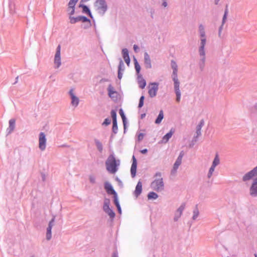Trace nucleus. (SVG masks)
Here are the masks:
<instances>
[{
  "label": "nucleus",
  "instance_id": "obj_51",
  "mask_svg": "<svg viewBox=\"0 0 257 257\" xmlns=\"http://www.w3.org/2000/svg\"><path fill=\"white\" fill-rule=\"evenodd\" d=\"M163 6L164 7H166L167 6V2L166 1H164L163 3V4H162Z\"/></svg>",
  "mask_w": 257,
  "mask_h": 257
},
{
  "label": "nucleus",
  "instance_id": "obj_19",
  "mask_svg": "<svg viewBox=\"0 0 257 257\" xmlns=\"http://www.w3.org/2000/svg\"><path fill=\"white\" fill-rule=\"evenodd\" d=\"M174 133V130L171 129L169 133H167L166 135H165L163 137L162 141L164 143H166L169 141V140L171 138Z\"/></svg>",
  "mask_w": 257,
  "mask_h": 257
},
{
  "label": "nucleus",
  "instance_id": "obj_8",
  "mask_svg": "<svg viewBox=\"0 0 257 257\" xmlns=\"http://www.w3.org/2000/svg\"><path fill=\"white\" fill-rule=\"evenodd\" d=\"M95 7L100 12H104L106 11L107 6L103 0H97L95 3Z\"/></svg>",
  "mask_w": 257,
  "mask_h": 257
},
{
  "label": "nucleus",
  "instance_id": "obj_14",
  "mask_svg": "<svg viewBox=\"0 0 257 257\" xmlns=\"http://www.w3.org/2000/svg\"><path fill=\"white\" fill-rule=\"evenodd\" d=\"M69 93L71 96L72 105L75 107L77 106L79 103V98L74 95L73 89L70 90Z\"/></svg>",
  "mask_w": 257,
  "mask_h": 257
},
{
  "label": "nucleus",
  "instance_id": "obj_12",
  "mask_svg": "<svg viewBox=\"0 0 257 257\" xmlns=\"http://www.w3.org/2000/svg\"><path fill=\"white\" fill-rule=\"evenodd\" d=\"M133 163L132 164L131 172L132 177H134L136 175L137 161L134 156H133Z\"/></svg>",
  "mask_w": 257,
  "mask_h": 257
},
{
  "label": "nucleus",
  "instance_id": "obj_36",
  "mask_svg": "<svg viewBox=\"0 0 257 257\" xmlns=\"http://www.w3.org/2000/svg\"><path fill=\"white\" fill-rule=\"evenodd\" d=\"M70 22L71 24H75L77 22H79L78 20V17H70Z\"/></svg>",
  "mask_w": 257,
  "mask_h": 257
},
{
  "label": "nucleus",
  "instance_id": "obj_23",
  "mask_svg": "<svg viewBox=\"0 0 257 257\" xmlns=\"http://www.w3.org/2000/svg\"><path fill=\"white\" fill-rule=\"evenodd\" d=\"M173 79L174 82V88L175 91H180L179 90V82L178 81L177 75L173 76Z\"/></svg>",
  "mask_w": 257,
  "mask_h": 257
},
{
  "label": "nucleus",
  "instance_id": "obj_39",
  "mask_svg": "<svg viewBox=\"0 0 257 257\" xmlns=\"http://www.w3.org/2000/svg\"><path fill=\"white\" fill-rule=\"evenodd\" d=\"M111 115L112 118V121H116V112L112 110L111 111Z\"/></svg>",
  "mask_w": 257,
  "mask_h": 257
},
{
  "label": "nucleus",
  "instance_id": "obj_5",
  "mask_svg": "<svg viewBox=\"0 0 257 257\" xmlns=\"http://www.w3.org/2000/svg\"><path fill=\"white\" fill-rule=\"evenodd\" d=\"M257 176V166L252 170L246 173L243 177V181H246Z\"/></svg>",
  "mask_w": 257,
  "mask_h": 257
},
{
  "label": "nucleus",
  "instance_id": "obj_2",
  "mask_svg": "<svg viewBox=\"0 0 257 257\" xmlns=\"http://www.w3.org/2000/svg\"><path fill=\"white\" fill-rule=\"evenodd\" d=\"M155 177L156 179L151 183V188L157 192L161 191L163 190L164 187L163 178L161 177V174L160 173H156Z\"/></svg>",
  "mask_w": 257,
  "mask_h": 257
},
{
  "label": "nucleus",
  "instance_id": "obj_1",
  "mask_svg": "<svg viewBox=\"0 0 257 257\" xmlns=\"http://www.w3.org/2000/svg\"><path fill=\"white\" fill-rule=\"evenodd\" d=\"M107 170L110 173L114 174L117 171V166L119 165V161L116 160L113 155H110L106 161Z\"/></svg>",
  "mask_w": 257,
  "mask_h": 257
},
{
  "label": "nucleus",
  "instance_id": "obj_55",
  "mask_svg": "<svg viewBox=\"0 0 257 257\" xmlns=\"http://www.w3.org/2000/svg\"><path fill=\"white\" fill-rule=\"evenodd\" d=\"M122 67H123V65L121 66V71L123 70V69H122Z\"/></svg>",
  "mask_w": 257,
  "mask_h": 257
},
{
  "label": "nucleus",
  "instance_id": "obj_24",
  "mask_svg": "<svg viewBox=\"0 0 257 257\" xmlns=\"http://www.w3.org/2000/svg\"><path fill=\"white\" fill-rule=\"evenodd\" d=\"M108 95L110 97H113V95L116 93L113 87L111 85H109L108 87Z\"/></svg>",
  "mask_w": 257,
  "mask_h": 257
},
{
  "label": "nucleus",
  "instance_id": "obj_47",
  "mask_svg": "<svg viewBox=\"0 0 257 257\" xmlns=\"http://www.w3.org/2000/svg\"><path fill=\"white\" fill-rule=\"evenodd\" d=\"M194 215L193 216V219H195L197 217V216L198 215V213H198V210H197L196 211H194Z\"/></svg>",
  "mask_w": 257,
  "mask_h": 257
},
{
  "label": "nucleus",
  "instance_id": "obj_38",
  "mask_svg": "<svg viewBox=\"0 0 257 257\" xmlns=\"http://www.w3.org/2000/svg\"><path fill=\"white\" fill-rule=\"evenodd\" d=\"M215 168V167H213V166H211V167H210L209 172H208V178H210L211 176H212V175L214 171Z\"/></svg>",
  "mask_w": 257,
  "mask_h": 257
},
{
  "label": "nucleus",
  "instance_id": "obj_40",
  "mask_svg": "<svg viewBox=\"0 0 257 257\" xmlns=\"http://www.w3.org/2000/svg\"><path fill=\"white\" fill-rule=\"evenodd\" d=\"M144 96H142L140 99L139 104V107L141 108L144 105Z\"/></svg>",
  "mask_w": 257,
  "mask_h": 257
},
{
  "label": "nucleus",
  "instance_id": "obj_35",
  "mask_svg": "<svg viewBox=\"0 0 257 257\" xmlns=\"http://www.w3.org/2000/svg\"><path fill=\"white\" fill-rule=\"evenodd\" d=\"M117 130V125L116 121H112V131L116 133Z\"/></svg>",
  "mask_w": 257,
  "mask_h": 257
},
{
  "label": "nucleus",
  "instance_id": "obj_11",
  "mask_svg": "<svg viewBox=\"0 0 257 257\" xmlns=\"http://www.w3.org/2000/svg\"><path fill=\"white\" fill-rule=\"evenodd\" d=\"M183 156H184V153L182 151L180 153L179 157H178L177 160L176 161V162L174 165L173 171H174V172H175L177 171L179 166L181 165Z\"/></svg>",
  "mask_w": 257,
  "mask_h": 257
},
{
  "label": "nucleus",
  "instance_id": "obj_54",
  "mask_svg": "<svg viewBox=\"0 0 257 257\" xmlns=\"http://www.w3.org/2000/svg\"><path fill=\"white\" fill-rule=\"evenodd\" d=\"M112 257H117V255L115 253H113Z\"/></svg>",
  "mask_w": 257,
  "mask_h": 257
},
{
  "label": "nucleus",
  "instance_id": "obj_17",
  "mask_svg": "<svg viewBox=\"0 0 257 257\" xmlns=\"http://www.w3.org/2000/svg\"><path fill=\"white\" fill-rule=\"evenodd\" d=\"M142 184L141 181H139L136 187L135 190L134 191V195L136 197H138L142 193Z\"/></svg>",
  "mask_w": 257,
  "mask_h": 257
},
{
  "label": "nucleus",
  "instance_id": "obj_18",
  "mask_svg": "<svg viewBox=\"0 0 257 257\" xmlns=\"http://www.w3.org/2000/svg\"><path fill=\"white\" fill-rule=\"evenodd\" d=\"M123 58L124 61L128 66L130 63V58L128 55V52L127 49H123L122 50Z\"/></svg>",
  "mask_w": 257,
  "mask_h": 257
},
{
  "label": "nucleus",
  "instance_id": "obj_29",
  "mask_svg": "<svg viewBox=\"0 0 257 257\" xmlns=\"http://www.w3.org/2000/svg\"><path fill=\"white\" fill-rule=\"evenodd\" d=\"M158 197V195L157 193L154 192H150L148 195V198L149 199H156Z\"/></svg>",
  "mask_w": 257,
  "mask_h": 257
},
{
  "label": "nucleus",
  "instance_id": "obj_49",
  "mask_svg": "<svg viewBox=\"0 0 257 257\" xmlns=\"http://www.w3.org/2000/svg\"><path fill=\"white\" fill-rule=\"evenodd\" d=\"M139 49V47L137 45H134V49L135 52L137 51V50Z\"/></svg>",
  "mask_w": 257,
  "mask_h": 257
},
{
  "label": "nucleus",
  "instance_id": "obj_42",
  "mask_svg": "<svg viewBox=\"0 0 257 257\" xmlns=\"http://www.w3.org/2000/svg\"><path fill=\"white\" fill-rule=\"evenodd\" d=\"M96 146H97V149H98V150L100 151V152H101L102 150V145L101 144V143H100L99 142H96Z\"/></svg>",
  "mask_w": 257,
  "mask_h": 257
},
{
  "label": "nucleus",
  "instance_id": "obj_32",
  "mask_svg": "<svg viewBox=\"0 0 257 257\" xmlns=\"http://www.w3.org/2000/svg\"><path fill=\"white\" fill-rule=\"evenodd\" d=\"M199 32L200 33V36H201V38H205V33L204 29L203 26L202 25H200L199 26Z\"/></svg>",
  "mask_w": 257,
  "mask_h": 257
},
{
  "label": "nucleus",
  "instance_id": "obj_16",
  "mask_svg": "<svg viewBox=\"0 0 257 257\" xmlns=\"http://www.w3.org/2000/svg\"><path fill=\"white\" fill-rule=\"evenodd\" d=\"M54 217L52 219L49 223L48 227L47 228V231L46 234V237L48 240L50 239L51 238V230L53 225V222H54Z\"/></svg>",
  "mask_w": 257,
  "mask_h": 257
},
{
  "label": "nucleus",
  "instance_id": "obj_43",
  "mask_svg": "<svg viewBox=\"0 0 257 257\" xmlns=\"http://www.w3.org/2000/svg\"><path fill=\"white\" fill-rule=\"evenodd\" d=\"M114 197V202L116 206L120 205L118 201L117 194L115 195H113Z\"/></svg>",
  "mask_w": 257,
  "mask_h": 257
},
{
  "label": "nucleus",
  "instance_id": "obj_13",
  "mask_svg": "<svg viewBox=\"0 0 257 257\" xmlns=\"http://www.w3.org/2000/svg\"><path fill=\"white\" fill-rule=\"evenodd\" d=\"M104 188L108 194H112L115 195L116 194V192L113 189L112 185L108 182H105L104 184Z\"/></svg>",
  "mask_w": 257,
  "mask_h": 257
},
{
  "label": "nucleus",
  "instance_id": "obj_52",
  "mask_svg": "<svg viewBox=\"0 0 257 257\" xmlns=\"http://www.w3.org/2000/svg\"><path fill=\"white\" fill-rule=\"evenodd\" d=\"M117 209H118V211L119 212V213H121V208H120V205H118L117 206H116Z\"/></svg>",
  "mask_w": 257,
  "mask_h": 257
},
{
  "label": "nucleus",
  "instance_id": "obj_6",
  "mask_svg": "<svg viewBox=\"0 0 257 257\" xmlns=\"http://www.w3.org/2000/svg\"><path fill=\"white\" fill-rule=\"evenodd\" d=\"M46 143V139L45 135L44 133H41L39 135V147L42 151H43L45 149Z\"/></svg>",
  "mask_w": 257,
  "mask_h": 257
},
{
  "label": "nucleus",
  "instance_id": "obj_28",
  "mask_svg": "<svg viewBox=\"0 0 257 257\" xmlns=\"http://www.w3.org/2000/svg\"><path fill=\"white\" fill-rule=\"evenodd\" d=\"M172 67L173 69V76L177 75V65L174 61H172Z\"/></svg>",
  "mask_w": 257,
  "mask_h": 257
},
{
  "label": "nucleus",
  "instance_id": "obj_22",
  "mask_svg": "<svg viewBox=\"0 0 257 257\" xmlns=\"http://www.w3.org/2000/svg\"><path fill=\"white\" fill-rule=\"evenodd\" d=\"M15 122L14 119H11L9 120V127L8 128L9 133H11L14 130Z\"/></svg>",
  "mask_w": 257,
  "mask_h": 257
},
{
  "label": "nucleus",
  "instance_id": "obj_10",
  "mask_svg": "<svg viewBox=\"0 0 257 257\" xmlns=\"http://www.w3.org/2000/svg\"><path fill=\"white\" fill-rule=\"evenodd\" d=\"M60 51L61 46L58 45L54 58V63L57 65V67H59L61 65Z\"/></svg>",
  "mask_w": 257,
  "mask_h": 257
},
{
  "label": "nucleus",
  "instance_id": "obj_25",
  "mask_svg": "<svg viewBox=\"0 0 257 257\" xmlns=\"http://www.w3.org/2000/svg\"><path fill=\"white\" fill-rule=\"evenodd\" d=\"M163 118H164L163 111L162 110H161L159 112L158 117L157 118V119L155 120V123L157 124H159L161 122V121L162 120Z\"/></svg>",
  "mask_w": 257,
  "mask_h": 257
},
{
  "label": "nucleus",
  "instance_id": "obj_20",
  "mask_svg": "<svg viewBox=\"0 0 257 257\" xmlns=\"http://www.w3.org/2000/svg\"><path fill=\"white\" fill-rule=\"evenodd\" d=\"M185 208V205L182 204L177 210L175 217V220H177L182 215V212Z\"/></svg>",
  "mask_w": 257,
  "mask_h": 257
},
{
  "label": "nucleus",
  "instance_id": "obj_33",
  "mask_svg": "<svg viewBox=\"0 0 257 257\" xmlns=\"http://www.w3.org/2000/svg\"><path fill=\"white\" fill-rule=\"evenodd\" d=\"M123 65V62L122 60H120L119 62V64L118 66V78L120 79L122 78V73H121V66Z\"/></svg>",
  "mask_w": 257,
  "mask_h": 257
},
{
  "label": "nucleus",
  "instance_id": "obj_27",
  "mask_svg": "<svg viewBox=\"0 0 257 257\" xmlns=\"http://www.w3.org/2000/svg\"><path fill=\"white\" fill-rule=\"evenodd\" d=\"M78 20L79 21H82L83 22H87L89 26H91V22L90 20L84 16H78Z\"/></svg>",
  "mask_w": 257,
  "mask_h": 257
},
{
  "label": "nucleus",
  "instance_id": "obj_21",
  "mask_svg": "<svg viewBox=\"0 0 257 257\" xmlns=\"http://www.w3.org/2000/svg\"><path fill=\"white\" fill-rule=\"evenodd\" d=\"M145 63L147 68L151 67V59L147 52L145 53Z\"/></svg>",
  "mask_w": 257,
  "mask_h": 257
},
{
  "label": "nucleus",
  "instance_id": "obj_56",
  "mask_svg": "<svg viewBox=\"0 0 257 257\" xmlns=\"http://www.w3.org/2000/svg\"><path fill=\"white\" fill-rule=\"evenodd\" d=\"M255 257H257V255L256 254H254Z\"/></svg>",
  "mask_w": 257,
  "mask_h": 257
},
{
  "label": "nucleus",
  "instance_id": "obj_31",
  "mask_svg": "<svg viewBox=\"0 0 257 257\" xmlns=\"http://www.w3.org/2000/svg\"><path fill=\"white\" fill-rule=\"evenodd\" d=\"M220 163L219 158L217 154L216 155L213 161L212 165L213 167H215Z\"/></svg>",
  "mask_w": 257,
  "mask_h": 257
},
{
  "label": "nucleus",
  "instance_id": "obj_48",
  "mask_svg": "<svg viewBox=\"0 0 257 257\" xmlns=\"http://www.w3.org/2000/svg\"><path fill=\"white\" fill-rule=\"evenodd\" d=\"M144 138V135L143 134H140L138 136V139L139 141L142 140Z\"/></svg>",
  "mask_w": 257,
  "mask_h": 257
},
{
  "label": "nucleus",
  "instance_id": "obj_53",
  "mask_svg": "<svg viewBox=\"0 0 257 257\" xmlns=\"http://www.w3.org/2000/svg\"><path fill=\"white\" fill-rule=\"evenodd\" d=\"M219 0H215V4L217 5L218 4Z\"/></svg>",
  "mask_w": 257,
  "mask_h": 257
},
{
  "label": "nucleus",
  "instance_id": "obj_46",
  "mask_svg": "<svg viewBox=\"0 0 257 257\" xmlns=\"http://www.w3.org/2000/svg\"><path fill=\"white\" fill-rule=\"evenodd\" d=\"M227 9H226L225 11V13H224V15L223 16V23H224L225 22V21L226 19V17H227Z\"/></svg>",
  "mask_w": 257,
  "mask_h": 257
},
{
  "label": "nucleus",
  "instance_id": "obj_30",
  "mask_svg": "<svg viewBox=\"0 0 257 257\" xmlns=\"http://www.w3.org/2000/svg\"><path fill=\"white\" fill-rule=\"evenodd\" d=\"M138 83H139V87L140 88H141L142 89L144 88L146 85V82L145 80H144L143 78H141L138 81Z\"/></svg>",
  "mask_w": 257,
  "mask_h": 257
},
{
  "label": "nucleus",
  "instance_id": "obj_4",
  "mask_svg": "<svg viewBox=\"0 0 257 257\" xmlns=\"http://www.w3.org/2000/svg\"><path fill=\"white\" fill-rule=\"evenodd\" d=\"M109 200L108 199H106L104 202V205L103 206V210L108 214V215L111 218H113L115 216L114 212L109 208Z\"/></svg>",
  "mask_w": 257,
  "mask_h": 257
},
{
  "label": "nucleus",
  "instance_id": "obj_3",
  "mask_svg": "<svg viewBox=\"0 0 257 257\" xmlns=\"http://www.w3.org/2000/svg\"><path fill=\"white\" fill-rule=\"evenodd\" d=\"M148 93L151 97H154L156 96L159 89V84L158 83H151L148 86Z\"/></svg>",
  "mask_w": 257,
  "mask_h": 257
},
{
  "label": "nucleus",
  "instance_id": "obj_7",
  "mask_svg": "<svg viewBox=\"0 0 257 257\" xmlns=\"http://www.w3.org/2000/svg\"><path fill=\"white\" fill-rule=\"evenodd\" d=\"M206 44V39L205 38H201V46L199 48V54L202 57L201 60L202 62L204 63L205 60V53L204 51V47Z\"/></svg>",
  "mask_w": 257,
  "mask_h": 257
},
{
  "label": "nucleus",
  "instance_id": "obj_37",
  "mask_svg": "<svg viewBox=\"0 0 257 257\" xmlns=\"http://www.w3.org/2000/svg\"><path fill=\"white\" fill-rule=\"evenodd\" d=\"M119 114L121 116V117L122 119L124 125H125V117L124 114L123 113V111L121 109H120L119 110Z\"/></svg>",
  "mask_w": 257,
  "mask_h": 257
},
{
  "label": "nucleus",
  "instance_id": "obj_41",
  "mask_svg": "<svg viewBox=\"0 0 257 257\" xmlns=\"http://www.w3.org/2000/svg\"><path fill=\"white\" fill-rule=\"evenodd\" d=\"M176 94V101L179 102L181 99V92L180 91H175Z\"/></svg>",
  "mask_w": 257,
  "mask_h": 257
},
{
  "label": "nucleus",
  "instance_id": "obj_34",
  "mask_svg": "<svg viewBox=\"0 0 257 257\" xmlns=\"http://www.w3.org/2000/svg\"><path fill=\"white\" fill-rule=\"evenodd\" d=\"M134 61H135V69H136V71L137 72V73H139L140 72V70H141V66L139 64V63L137 62V61L136 58H134Z\"/></svg>",
  "mask_w": 257,
  "mask_h": 257
},
{
  "label": "nucleus",
  "instance_id": "obj_44",
  "mask_svg": "<svg viewBox=\"0 0 257 257\" xmlns=\"http://www.w3.org/2000/svg\"><path fill=\"white\" fill-rule=\"evenodd\" d=\"M110 123V120L109 118L105 119L104 121L103 122V124L108 125Z\"/></svg>",
  "mask_w": 257,
  "mask_h": 257
},
{
  "label": "nucleus",
  "instance_id": "obj_45",
  "mask_svg": "<svg viewBox=\"0 0 257 257\" xmlns=\"http://www.w3.org/2000/svg\"><path fill=\"white\" fill-rule=\"evenodd\" d=\"M89 180H90L91 183H94L95 182V177L93 176H90L89 177Z\"/></svg>",
  "mask_w": 257,
  "mask_h": 257
},
{
  "label": "nucleus",
  "instance_id": "obj_26",
  "mask_svg": "<svg viewBox=\"0 0 257 257\" xmlns=\"http://www.w3.org/2000/svg\"><path fill=\"white\" fill-rule=\"evenodd\" d=\"M83 9V12L87 14L91 18H92L91 12L88 7L85 5H80Z\"/></svg>",
  "mask_w": 257,
  "mask_h": 257
},
{
  "label": "nucleus",
  "instance_id": "obj_15",
  "mask_svg": "<svg viewBox=\"0 0 257 257\" xmlns=\"http://www.w3.org/2000/svg\"><path fill=\"white\" fill-rule=\"evenodd\" d=\"M78 0H70L68 4V11L70 15L74 13V7Z\"/></svg>",
  "mask_w": 257,
  "mask_h": 257
},
{
  "label": "nucleus",
  "instance_id": "obj_50",
  "mask_svg": "<svg viewBox=\"0 0 257 257\" xmlns=\"http://www.w3.org/2000/svg\"><path fill=\"white\" fill-rule=\"evenodd\" d=\"M147 152H148V150L146 149L142 150L141 151V152L142 154H146V153H147Z\"/></svg>",
  "mask_w": 257,
  "mask_h": 257
},
{
  "label": "nucleus",
  "instance_id": "obj_9",
  "mask_svg": "<svg viewBox=\"0 0 257 257\" xmlns=\"http://www.w3.org/2000/svg\"><path fill=\"white\" fill-rule=\"evenodd\" d=\"M250 195L253 197L257 196V177L253 179L249 189Z\"/></svg>",
  "mask_w": 257,
  "mask_h": 257
}]
</instances>
